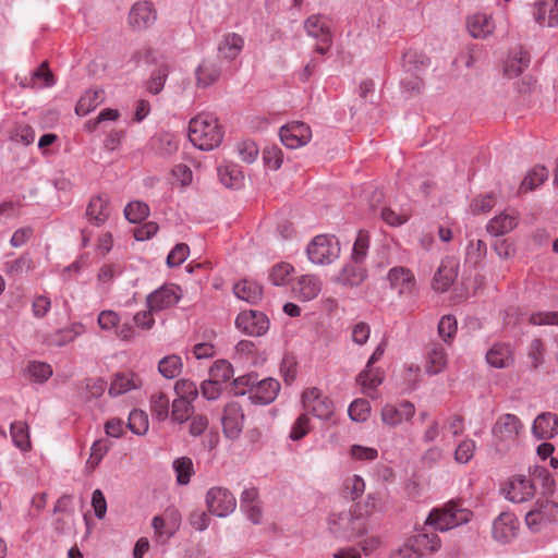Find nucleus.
<instances>
[{
  "label": "nucleus",
  "mask_w": 558,
  "mask_h": 558,
  "mask_svg": "<svg viewBox=\"0 0 558 558\" xmlns=\"http://www.w3.org/2000/svg\"><path fill=\"white\" fill-rule=\"evenodd\" d=\"M487 363L495 368H506L513 364V348L507 343H495L486 353Z\"/></svg>",
  "instance_id": "nucleus-25"
},
{
  "label": "nucleus",
  "mask_w": 558,
  "mask_h": 558,
  "mask_svg": "<svg viewBox=\"0 0 558 558\" xmlns=\"http://www.w3.org/2000/svg\"><path fill=\"white\" fill-rule=\"evenodd\" d=\"M280 384L274 378H265L259 381L255 379L254 385L248 389L252 402L257 404H269L278 396Z\"/></svg>",
  "instance_id": "nucleus-18"
},
{
  "label": "nucleus",
  "mask_w": 558,
  "mask_h": 558,
  "mask_svg": "<svg viewBox=\"0 0 558 558\" xmlns=\"http://www.w3.org/2000/svg\"><path fill=\"white\" fill-rule=\"evenodd\" d=\"M558 519V505L547 499L537 500L535 507L525 514V522L533 532Z\"/></svg>",
  "instance_id": "nucleus-7"
},
{
  "label": "nucleus",
  "mask_w": 558,
  "mask_h": 558,
  "mask_svg": "<svg viewBox=\"0 0 558 558\" xmlns=\"http://www.w3.org/2000/svg\"><path fill=\"white\" fill-rule=\"evenodd\" d=\"M544 342L538 338L533 339L527 349V357L530 360L531 368L536 369L544 363Z\"/></svg>",
  "instance_id": "nucleus-61"
},
{
  "label": "nucleus",
  "mask_w": 558,
  "mask_h": 558,
  "mask_svg": "<svg viewBox=\"0 0 558 558\" xmlns=\"http://www.w3.org/2000/svg\"><path fill=\"white\" fill-rule=\"evenodd\" d=\"M34 269L33 259L28 254H23L19 258L7 262L4 264V271L9 276H19L25 272H29Z\"/></svg>",
  "instance_id": "nucleus-45"
},
{
  "label": "nucleus",
  "mask_w": 558,
  "mask_h": 558,
  "mask_svg": "<svg viewBox=\"0 0 558 558\" xmlns=\"http://www.w3.org/2000/svg\"><path fill=\"white\" fill-rule=\"evenodd\" d=\"M456 277V265L451 260H442L434 277V288L438 291H446Z\"/></svg>",
  "instance_id": "nucleus-36"
},
{
  "label": "nucleus",
  "mask_w": 558,
  "mask_h": 558,
  "mask_svg": "<svg viewBox=\"0 0 558 558\" xmlns=\"http://www.w3.org/2000/svg\"><path fill=\"white\" fill-rule=\"evenodd\" d=\"M311 428V418L307 413H301L291 425L289 438L299 441L310 433Z\"/></svg>",
  "instance_id": "nucleus-48"
},
{
  "label": "nucleus",
  "mask_w": 558,
  "mask_h": 558,
  "mask_svg": "<svg viewBox=\"0 0 558 558\" xmlns=\"http://www.w3.org/2000/svg\"><path fill=\"white\" fill-rule=\"evenodd\" d=\"M533 16L541 26H557L558 0H536L533 4Z\"/></svg>",
  "instance_id": "nucleus-23"
},
{
  "label": "nucleus",
  "mask_w": 558,
  "mask_h": 558,
  "mask_svg": "<svg viewBox=\"0 0 558 558\" xmlns=\"http://www.w3.org/2000/svg\"><path fill=\"white\" fill-rule=\"evenodd\" d=\"M293 270V266L288 263L276 264L269 272V279L275 286H283L288 283Z\"/></svg>",
  "instance_id": "nucleus-55"
},
{
  "label": "nucleus",
  "mask_w": 558,
  "mask_h": 558,
  "mask_svg": "<svg viewBox=\"0 0 558 558\" xmlns=\"http://www.w3.org/2000/svg\"><path fill=\"white\" fill-rule=\"evenodd\" d=\"M518 225V215L515 213L504 211L492 218L486 229L494 236H499L512 231Z\"/></svg>",
  "instance_id": "nucleus-29"
},
{
  "label": "nucleus",
  "mask_w": 558,
  "mask_h": 558,
  "mask_svg": "<svg viewBox=\"0 0 558 558\" xmlns=\"http://www.w3.org/2000/svg\"><path fill=\"white\" fill-rule=\"evenodd\" d=\"M348 413L353 422H365L371 414V404L365 399H356L349 405Z\"/></svg>",
  "instance_id": "nucleus-54"
},
{
  "label": "nucleus",
  "mask_w": 558,
  "mask_h": 558,
  "mask_svg": "<svg viewBox=\"0 0 558 558\" xmlns=\"http://www.w3.org/2000/svg\"><path fill=\"white\" fill-rule=\"evenodd\" d=\"M149 410L154 421L165 422L170 417V399L162 392L157 391L150 396Z\"/></svg>",
  "instance_id": "nucleus-33"
},
{
  "label": "nucleus",
  "mask_w": 558,
  "mask_h": 558,
  "mask_svg": "<svg viewBox=\"0 0 558 558\" xmlns=\"http://www.w3.org/2000/svg\"><path fill=\"white\" fill-rule=\"evenodd\" d=\"M383 372L373 366H365V369H363L356 377L357 384L362 387V392L371 398L377 397V388L383 384Z\"/></svg>",
  "instance_id": "nucleus-26"
},
{
  "label": "nucleus",
  "mask_w": 558,
  "mask_h": 558,
  "mask_svg": "<svg viewBox=\"0 0 558 558\" xmlns=\"http://www.w3.org/2000/svg\"><path fill=\"white\" fill-rule=\"evenodd\" d=\"M322 290L320 280L313 275H304L299 278L293 292L302 301H310L315 299Z\"/></svg>",
  "instance_id": "nucleus-28"
},
{
  "label": "nucleus",
  "mask_w": 558,
  "mask_h": 558,
  "mask_svg": "<svg viewBox=\"0 0 558 558\" xmlns=\"http://www.w3.org/2000/svg\"><path fill=\"white\" fill-rule=\"evenodd\" d=\"M128 426L132 433L143 436L148 432L149 421L147 414L142 410H133L129 415Z\"/></svg>",
  "instance_id": "nucleus-47"
},
{
  "label": "nucleus",
  "mask_w": 558,
  "mask_h": 558,
  "mask_svg": "<svg viewBox=\"0 0 558 558\" xmlns=\"http://www.w3.org/2000/svg\"><path fill=\"white\" fill-rule=\"evenodd\" d=\"M194 405L183 399H174L171 403L170 420L177 424L185 423L193 414Z\"/></svg>",
  "instance_id": "nucleus-41"
},
{
  "label": "nucleus",
  "mask_w": 558,
  "mask_h": 558,
  "mask_svg": "<svg viewBox=\"0 0 558 558\" xmlns=\"http://www.w3.org/2000/svg\"><path fill=\"white\" fill-rule=\"evenodd\" d=\"M84 331L85 326L82 323H74L69 327L59 330L52 341L56 345L63 347L66 343L74 341Z\"/></svg>",
  "instance_id": "nucleus-46"
},
{
  "label": "nucleus",
  "mask_w": 558,
  "mask_h": 558,
  "mask_svg": "<svg viewBox=\"0 0 558 558\" xmlns=\"http://www.w3.org/2000/svg\"><path fill=\"white\" fill-rule=\"evenodd\" d=\"M236 328L253 337H259L266 333L269 328V320L266 315L258 311H243L235 319Z\"/></svg>",
  "instance_id": "nucleus-10"
},
{
  "label": "nucleus",
  "mask_w": 558,
  "mask_h": 558,
  "mask_svg": "<svg viewBox=\"0 0 558 558\" xmlns=\"http://www.w3.org/2000/svg\"><path fill=\"white\" fill-rule=\"evenodd\" d=\"M365 278L366 272L362 267L348 265L342 269L338 281L343 286L357 287L365 280Z\"/></svg>",
  "instance_id": "nucleus-42"
},
{
  "label": "nucleus",
  "mask_w": 558,
  "mask_h": 558,
  "mask_svg": "<svg viewBox=\"0 0 558 558\" xmlns=\"http://www.w3.org/2000/svg\"><path fill=\"white\" fill-rule=\"evenodd\" d=\"M349 456L354 461L371 462L378 458V450L374 447L352 445L349 449Z\"/></svg>",
  "instance_id": "nucleus-60"
},
{
  "label": "nucleus",
  "mask_w": 558,
  "mask_h": 558,
  "mask_svg": "<svg viewBox=\"0 0 558 558\" xmlns=\"http://www.w3.org/2000/svg\"><path fill=\"white\" fill-rule=\"evenodd\" d=\"M168 74L169 68L167 65H161L155 70L151 74V77L147 82L148 92L154 95L159 94L163 89Z\"/></svg>",
  "instance_id": "nucleus-62"
},
{
  "label": "nucleus",
  "mask_w": 558,
  "mask_h": 558,
  "mask_svg": "<svg viewBox=\"0 0 558 558\" xmlns=\"http://www.w3.org/2000/svg\"><path fill=\"white\" fill-rule=\"evenodd\" d=\"M472 513L454 502H448L441 508L433 510L426 523L436 530L445 532L470 521Z\"/></svg>",
  "instance_id": "nucleus-2"
},
{
  "label": "nucleus",
  "mask_w": 558,
  "mask_h": 558,
  "mask_svg": "<svg viewBox=\"0 0 558 558\" xmlns=\"http://www.w3.org/2000/svg\"><path fill=\"white\" fill-rule=\"evenodd\" d=\"M301 402L305 413H311L318 420L327 421L333 415L332 400L316 387L304 389L301 395Z\"/></svg>",
  "instance_id": "nucleus-5"
},
{
  "label": "nucleus",
  "mask_w": 558,
  "mask_h": 558,
  "mask_svg": "<svg viewBox=\"0 0 558 558\" xmlns=\"http://www.w3.org/2000/svg\"><path fill=\"white\" fill-rule=\"evenodd\" d=\"M236 153L243 162L253 163L258 157L259 149L255 142L245 140L238 143Z\"/></svg>",
  "instance_id": "nucleus-64"
},
{
  "label": "nucleus",
  "mask_w": 558,
  "mask_h": 558,
  "mask_svg": "<svg viewBox=\"0 0 558 558\" xmlns=\"http://www.w3.org/2000/svg\"><path fill=\"white\" fill-rule=\"evenodd\" d=\"M174 390L177 392V399H183L184 401L194 402L198 397V390L196 384L189 379H180L175 383Z\"/></svg>",
  "instance_id": "nucleus-59"
},
{
  "label": "nucleus",
  "mask_w": 558,
  "mask_h": 558,
  "mask_svg": "<svg viewBox=\"0 0 558 558\" xmlns=\"http://www.w3.org/2000/svg\"><path fill=\"white\" fill-rule=\"evenodd\" d=\"M506 498L512 502H524L533 498L535 486L525 475H513L504 488Z\"/></svg>",
  "instance_id": "nucleus-12"
},
{
  "label": "nucleus",
  "mask_w": 558,
  "mask_h": 558,
  "mask_svg": "<svg viewBox=\"0 0 558 558\" xmlns=\"http://www.w3.org/2000/svg\"><path fill=\"white\" fill-rule=\"evenodd\" d=\"M189 138L195 147L211 150L221 144L223 131L215 116L203 112L191 119Z\"/></svg>",
  "instance_id": "nucleus-1"
},
{
  "label": "nucleus",
  "mask_w": 558,
  "mask_h": 558,
  "mask_svg": "<svg viewBox=\"0 0 558 558\" xmlns=\"http://www.w3.org/2000/svg\"><path fill=\"white\" fill-rule=\"evenodd\" d=\"M158 371L165 378H175L182 371L181 357L175 354L165 356L158 364Z\"/></svg>",
  "instance_id": "nucleus-44"
},
{
  "label": "nucleus",
  "mask_w": 558,
  "mask_h": 558,
  "mask_svg": "<svg viewBox=\"0 0 558 558\" xmlns=\"http://www.w3.org/2000/svg\"><path fill=\"white\" fill-rule=\"evenodd\" d=\"M280 140L282 144L291 149H296L306 145L312 138L311 128L299 121L283 125L280 129Z\"/></svg>",
  "instance_id": "nucleus-11"
},
{
  "label": "nucleus",
  "mask_w": 558,
  "mask_h": 558,
  "mask_svg": "<svg viewBox=\"0 0 558 558\" xmlns=\"http://www.w3.org/2000/svg\"><path fill=\"white\" fill-rule=\"evenodd\" d=\"M304 27L310 36L319 40L316 51L319 53L327 52L330 47L331 35L325 19L320 15H312L305 21Z\"/></svg>",
  "instance_id": "nucleus-17"
},
{
  "label": "nucleus",
  "mask_w": 558,
  "mask_h": 558,
  "mask_svg": "<svg viewBox=\"0 0 558 558\" xmlns=\"http://www.w3.org/2000/svg\"><path fill=\"white\" fill-rule=\"evenodd\" d=\"M524 428L521 420L511 413H506L496 420L492 427L493 442L499 450L514 444Z\"/></svg>",
  "instance_id": "nucleus-3"
},
{
  "label": "nucleus",
  "mask_w": 558,
  "mask_h": 558,
  "mask_svg": "<svg viewBox=\"0 0 558 558\" xmlns=\"http://www.w3.org/2000/svg\"><path fill=\"white\" fill-rule=\"evenodd\" d=\"M12 440L14 445L23 451L31 447L28 426L25 422L16 421L10 427Z\"/></svg>",
  "instance_id": "nucleus-43"
},
{
  "label": "nucleus",
  "mask_w": 558,
  "mask_h": 558,
  "mask_svg": "<svg viewBox=\"0 0 558 558\" xmlns=\"http://www.w3.org/2000/svg\"><path fill=\"white\" fill-rule=\"evenodd\" d=\"M86 216L88 220L96 226L106 222L110 216L109 199L104 196L92 198L86 209Z\"/></svg>",
  "instance_id": "nucleus-32"
},
{
  "label": "nucleus",
  "mask_w": 558,
  "mask_h": 558,
  "mask_svg": "<svg viewBox=\"0 0 558 558\" xmlns=\"http://www.w3.org/2000/svg\"><path fill=\"white\" fill-rule=\"evenodd\" d=\"M390 288L401 296L412 295L416 290V279L413 272L402 266L391 268L387 274Z\"/></svg>",
  "instance_id": "nucleus-13"
},
{
  "label": "nucleus",
  "mask_w": 558,
  "mask_h": 558,
  "mask_svg": "<svg viewBox=\"0 0 558 558\" xmlns=\"http://www.w3.org/2000/svg\"><path fill=\"white\" fill-rule=\"evenodd\" d=\"M220 73V68L215 60L203 59L195 69L196 85L207 87L218 81Z\"/></svg>",
  "instance_id": "nucleus-30"
},
{
  "label": "nucleus",
  "mask_w": 558,
  "mask_h": 558,
  "mask_svg": "<svg viewBox=\"0 0 558 558\" xmlns=\"http://www.w3.org/2000/svg\"><path fill=\"white\" fill-rule=\"evenodd\" d=\"M530 58L523 50L513 51L505 63V74L509 77H517L529 66Z\"/></svg>",
  "instance_id": "nucleus-37"
},
{
  "label": "nucleus",
  "mask_w": 558,
  "mask_h": 558,
  "mask_svg": "<svg viewBox=\"0 0 558 558\" xmlns=\"http://www.w3.org/2000/svg\"><path fill=\"white\" fill-rule=\"evenodd\" d=\"M308 259L316 265H327L340 255V244L335 235H316L307 245Z\"/></svg>",
  "instance_id": "nucleus-4"
},
{
  "label": "nucleus",
  "mask_w": 558,
  "mask_h": 558,
  "mask_svg": "<svg viewBox=\"0 0 558 558\" xmlns=\"http://www.w3.org/2000/svg\"><path fill=\"white\" fill-rule=\"evenodd\" d=\"M476 451V442L471 438H465L459 442L454 450V460L458 463L466 464L469 463Z\"/></svg>",
  "instance_id": "nucleus-52"
},
{
  "label": "nucleus",
  "mask_w": 558,
  "mask_h": 558,
  "mask_svg": "<svg viewBox=\"0 0 558 558\" xmlns=\"http://www.w3.org/2000/svg\"><path fill=\"white\" fill-rule=\"evenodd\" d=\"M468 29L472 37L484 39L493 34L495 23L490 15L475 13L468 19Z\"/></svg>",
  "instance_id": "nucleus-27"
},
{
  "label": "nucleus",
  "mask_w": 558,
  "mask_h": 558,
  "mask_svg": "<svg viewBox=\"0 0 558 558\" xmlns=\"http://www.w3.org/2000/svg\"><path fill=\"white\" fill-rule=\"evenodd\" d=\"M218 174L221 183L230 189L241 186L244 180L242 171L234 165L219 167Z\"/></svg>",
  "instance_id": "nucleus-39"
},
{
  "label": "nucleus",
  "mask_w": 558,
  "mask_h": 558,
  "mask_svg": "<svg viewBox=\"0 0 558 558\" xmlns=\"http://www.w3.org/2000/svg\"><path fill=\"white\" fill-rule=\"evenodd\" d=\"M548 170L543 166L534 167L523 179L522 187L526 191H532L548 178Z\"/></svg>",
  "instance_id": "nucleus-51"
},
{
  "label": "nucleus",
  "mask_w": 558,
  "mask_h": 558,
  "mask_svg": "<svg viewBox=\"0 0 558 558\" xmlns=\"http://www.w3.org/2000/svg\"><path fill=\"white\" fill-rule=\"evenodd\" d=\"M233 291L236 298L252 304L257 303L263 295L262 287L258 283L246 279L234 284Z\"/></svg>",
  "instance_id": "nucleus-34"
},
{
  "label": "nucleus",
  "mask_w": 558,
  "mask_h": 558,
  "mask_svg": "<svg viewBox=\"0 0 558 558\" xmlns=\"http://www.w3.org/2000/svg\"><path fill=\"white\" fill-rule=\"evenodd\" d=\"M519 522L514 514L504 512L493 523V537L499 543H509L518 533Z\"/></svg>",
  "instance_id": "nucleus-20"
},
{
  "label": "nucleus",
  "mask_w": 558,
  "mask_h": 558,
  "mask_svg": "<svg viewBox=\"0 0 558 558\" xmlns=\"http://www.w3.org/2000/svg\"><path fill=\"white\" fill-rule=\"evenodd\" d=\"M357 519L350 512L335 513L329 519V529L338 536L350 538L361 532Z\"/></svg>",
  "instance_id": "nucleus-21"
},
{
  "label": "nucleus",
  "mask_w": 558,
  "mask_h": 558,
  "mask_svg": "<svg viewBox=\"0 0 558 558\" xmlns=\"http://www.w3.org/2000/svg\"><path fill=\"white\" fill-rule=\"evenodd\" d=\"M121 322L120 315L112 310L101 311L98 315L97 323L101 330L110 332L116 331Z\"/></svg>",
  "instance_id": "nucleus-63"
},
{
  "label": "nucleus",
  "mask_w": 558,
  "mask_h": 558,
  "mask_svg": "<svg viewBox=\"0 0 558 558\" xmlns=\"http://www.w3.org/2000/svg\"><path fill=\"white\" fill-rule=\"evenodd\" d=\"M532 435L539 440H549L558 435V415L553 412L538 414L532 424Z\"/></svg>",
  "instance_id": "nucleus-19"
},
{
  "label": "nucleus",
  "mask_w": 558,
  "mask_h": 558,
  "mask_svg": "<svg viewBox=\"0 0 558 558\" xmlns=\"http://www.w3.org/2000/svg\"><path fill=\"white\" fill-rule=\"evenodd\" d=\"M380 217L387 225L398 227L410 219L411 213L409 209L396 211L391 207H385L380 211Z\"/></svg>",
  "instance_id": "nucleus-56"
},
{
  "label": "nucleus",
  "mask_w": 558,
  "mask_h": 558,
  "mask_svg": "<svg viewBox=\"0 0 558 558\" xmlns=\"http://www.w3.org/2000/svg\"><path fill=\"white\" fill-rule=\"evenodd\" d=\"M415 414V407L410 401L387 403L381 408L380 418L384 425L397 427L409 422Z\"/></svg>",
  "instance_id": "nucleus-8"
},
{
  "label": "nucleus",
  "mask_w": 558,
  "mask_h": 558,
  "mask_svg": "<svg viewBox=\"0 0 558 558\" xmlns=\"http://www.w3.org/2000/svg\"><path fill=\"white\" fill-rule=\"evenodd\" d=\"M180 514L175 510H168L162 517H154L151 525L157 541L170 538L179 527Z\"/></svg>",
  "instance_id": "nucleus-22"
},
{
  "label": "nucleus",
  "mask_w": 558,
  "mask_h": 558,
  "mask_svg": "<svg viewBox=\"0 0 558 558\" xmlns=\"http://www.w3.org/2000/svg\"><path fill=\"white\" fill-rule=\"evenodd\" d=\"M142 379L134 373H120L117 374L111 381L109 393L111 396H120L131 390L142 387Z\"/></svg>",
  "instance_id": "nucleus-31"
},
{
  "label": "nucleus",
  "mask_w": 558,
  "mask_h": 558,
  "mask_svg": "<svg viewBox=\"0 0 558 558\" xmlns=\"http://www.w3.org/2000/svg\"><path fill=\"white\" fill-rule=\"evenodd\" d=\"M205 501L208 511L219 518L229 515L236 508V499L233 494L220 486L211 487L206 494Z\"/></svg>",
  "instance_id": "nucleus-6"
},
{
  "label": "nucleus",
  "mask_w": 558,
  "mask_h": 558,
  "mask_svg": "<svg viewBox=\"0 0 558 558\" xmlns=\"http://www.w3.org/2000/svg\"><path fill=\"white\" fill-rule=\"evenodd\" d=\"M181 298L182 291L177 284H163L147 295L146 304L147 307L161 312L177 305Z\"/></svg>",
  "instance_id": "nucleus-9"
},
{
  "label": "nucleus",
  "mask_w": 558,
  "mask_h": 558,
  "mask_svg": "<svg viewBox=\"0 0 558 558\" xmlns=\"http://www.w3.org/2000/svg\"><path fill=\"white\" fill-rule=\"evenodd\" d=\"M383 509L384 502L381 495L380 493L374 492L367 494L364 500L355 505L354 512L357 518H366Z\"/></svg>",
  "instance_id": "nucleus-35"
},
{
  "label": "nucleus",
  "mask_w": 558,
  "mask_h": 558,
  "mask_svg": "<svg viewBox=\"0 0 558 558\" xmlns=\"http://www.w3.org/2000/svg\"><path fill=\"white\" fill-rule=\"evenodd\" d=\"M102 101L101 90H87L78 100L75 107V112L78 116H86L97 108Z\"/></svg>",
  "instance_id": "nucleus-40"
},
{
  "label": "nucleus",
  "mask_w": 558,
  "mask_h": 558,
  "mask_svg": "<svg viewBox=\"0 0 558 558\" xmlns=\"http://www.w3.org/2000/svg\"><path fill=\"white\" fill-rule=\"evenodd\" d=\"M233 375L232 365L226 360L216 361L209 369L210 378L223 384Z\"/></svg>",
  "instance_id": "nucleus-57"
},
{
  "label": "nucleus",
  "mask_w": 558,
  "mask_h": 558,
  "mask_svg": "<svg viewBox=\"0 0 558 558\" xmlns=\"http://www.w3.org/2000/svg\"><path fill=\"white\" fill-rule=\"evenodd\" d=\"M343 488L351 500H356L364 494L366 484L361 475L353 474L344 480Z\"/></svg>",
  "instance_id": "nucleus-50"
},
{
  "label": "nucleus",
  "mask_w": 558,
  "mask_h": 558,
  "mask_svg": "<svg viewBox=\"0 0 558 558\" xmlns=\"http://www.w3.org/2000/svg\"><path fill=\"white\" fill-rule=\"evenodd\" d=\"M29 378L36 383H45L52 376V367L44 362L34 361L28 364Z\"/></svg>",
  "instance_id": "nucleus-53"
},
{
  "label": "nucleus",
  "mask_w": 558,
  "mask_h": 558,
  "mask_svg": "<svg viewBox=\"0 0 558 558\" xmlns=\"http://www.w3.org/2000/svg\"><path fill=\"white\" fill-rule=\"evenodd\" d=\"M173 469L177 475V482L186 485L191 481L193 474V462L187 457H181L174 460Z\"/></svg>",
  "instance_id": "nucleus-49"
},
{
  "label": "nucleus",
  "mask_w": 558,
  "mask_h": 558,
  "mask_svg": "<svg viewBox=\"0 0 558 558\" xmlns=\"http://www.w3.org/2000/svg\"><path fill=\"white\" fill-rule=\"evenodd\" d=\"M245 45L244 37L234 32L225 33L217 43L218 59L232 62L243 51Z\"/></svg>",
  "instance_id": "nucleus-15"
},
{
  "label": "nucleus",
  "mask_w": 558,
  "mask_h": 558,
  "mask_svg": "<svg viewBox=\"0 0 558 558\" xmlns=\"http://www.w3.org/2000/svg\"><path fill=\"white\" fill-rule=\"evenodd\" d=\"M149 214V207L142 202H131L124 209L125 218L133 223L143 221Z\"/></svg>",
  "instance_id": "nucleus-58"
},
{
  "label": "nucleus",
  "mask_w": 558,
  "mask_h": 558,
  "mask_svg": "<svg viewBox=\"0 0 558 558\" xmlns=\"http://www.w3.org/2000/svg\"><path fill=\"white\" fill-rule=\"evenodd\" d=\"M244 426V413L241 405L236 402H230L225 407L222 415V427L226 437L238 439Z\"/></svg>",
  "instance_id": "nucleus-14"
},
{
  "label": "nucleus",
  "mask_w": 558,
  "mask_h": 558,
  "mask_svg": "<svg viewBox=\"0 0 558 558\" xmlns=\"http://www.w3.org/2000/svg\"><path fill=\"white\" fill-rule=\"evenodd\" d=\"M157 20V13L148 1L136 2L129 13V25L136 31L150 27Z\"/></svg>",
  "instance_id": "nucleus-16"
},
{
  "label": "nucleus",
  "mask_w": 558,
  "mask_h": 558,
  "mask_svg": "<svg viewBox=\"0 0 558 558\" xmlns=\"http://www.w3.org/2000/svg\"><path fill=\"white\" fill-rule=\"evenodd\" d=\"M412 543H414L422 557L426 554L437 551L441 546L440 538L435 533H418L413 535Z\"/></svg>",
  "instance_id": "nucleus-38"
},
{
  "label": "nucleus",
  "mask_w": 558,
  "mask_h": 558,
  "mask_svg": "<svg viewBox=\"0 0 558 558\" xmlns=\"http://www.w3.org/2000/svg\"><path fill=\"white\" fill-rule=\"evenodd\" d=\"M447 365L448 354L445 347L440 343H432L425 353V372L428 375H437L444 372Z\"/></svg>",
  "instance_id": "nucleus-24"
}]
</instances>
